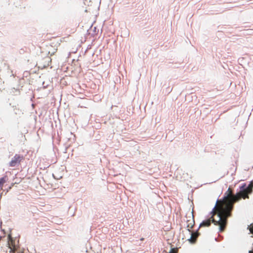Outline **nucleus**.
<instances>
[{"instance_id":"f257e3e1","label":"nucleus","mask_w":253,"mask_h":253,"mask_svg":"<svg viewBox=\"0 0 253 253\" xmlns=\"http://www.w3.org/2000/svg\"><path fill=\"white\" fill-rule=\"evenodd\" d=\"M245 187L246 185L244 184L241 187V191L236 195H232V191L229 188L225 193L226 196H224L223 200L216 201L211 213L212 216L217 212L218 220L216 221L212 218V217L211 218L214 224H218L219 225V231L223 230L226 222V219L230 215L233 203L238 200L241 197H243L244 199L248 198V194L251 192L252 189L251 184L247 188Z\"/></svg>"},{"instance_id":"f03ea898","label":"nucleus","mask_w":253,"mask_h":253,"mask_svg":"<svg viewBox=\"0 0 253 253\" xmlns=\"http://www.w3.org/2000/svg\"><path fill=\"white\" fill-rule=\"evenodd\" d=\"M20 162V158L19 156H15L14 158L12 160L10 163L9 165L11 167H14L17 164L19 163Z\"/></svg>"},{"instance_id":"7ed1b4c3","label":"nucleus","mask_w":253,"mask_h":253,"mask_svg":"<svg viewBox=\"0 0 253 253\" xmlns=\"http://www.w3.org/2000/svg\"><path fill=\"white\" fill-rule=\"evenodd\" d=\"M9 241H8V245L10 249L9 252L10 253H14V251L15 250L14 246H13V241L11 238L10 235H8Z\"/></svg>"},{"instance_id":"20e7f679","label":"nucleus","mask_w":253,"mask_h":253,"mask_svg":"<svg viewBox=\"0 0 253 253\" xmlns=\"http://www.w3.org/2000/svg\"><path fill=\"white\" fill-rule=\"evenodd\" d=\"M211 220L210 219L204 220L202 223H200V227H203V226L207 227V226H209L210 225V224H211Z\"/></svg>"},{"instance_id":"39448f33","label":"nucleus","mask_w":253,"mask_h":253,"mask_svg":"<svg viewBox=\"0 0 253 253\" xmlns=\"http://www.w3.org/2000/svg\"><path fill=\"white\" fill-rule=\"evenodd\" d=\"M197 236L198 234L196 232L192 233L191 235L190 238L188 239V241L191 243H193Z\"/></svg>"},{"instance_id":"423d86ee","label":"nucleus","mask_w":253,"mask_h":253,"mask_svg":"<svg viewBox=\"0 0 253 253\" xmlns=\"http://www.w3.org/2000/svg\"><path fill=\"white\" fill-rule=\"evenodd\" d=\"M5 180L4 178H1L0 179V188H1L2 185L4 183Z\"/></svg>"},{"instance_id":"0eeeda50","label":"nucleus","mask_w":253,"mask_h":253,"mask_svg":"<svg viewBox=\"0 0 253 253\" xmlns=\"http://www.w3.org/2000/svg\"><path fill=\"white\" fill-rule=\"evenodd\" d=\"M249 230H250V232L252 234H253V224H251L250 227L249 228Z\"/></svg>"}]
</instances>
